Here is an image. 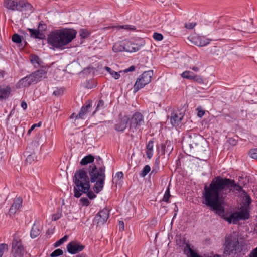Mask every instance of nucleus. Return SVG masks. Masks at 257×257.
<instances>
[{"label":"nucleus","instance_id":"nucleus-9","mask_svg":"<svg viewBox=\"0 0 257 257\" xmlns=\"http://www.w3.org/2000/svg\"><path fill=\"white\" fill-rule=\"evenodd\" d=\"M144 123V116L141 113L135 112L129 116V128L132 132L136 131Z\"/></svg>","mask_w":257,"mask_h":257},{"label":"nucleus","instance_id":"nucleus-49","mask_svg":"<svg viewBox=\"0 0 257 257\" xmlns=\"http://www.w3.org/2000/svg\"><path fill=\"white\" fill-rule=\"evenodd\" d=\"M220 51V49L219 47L214 46L213 49L211 50V52L214 55H218L219 52Z\"/></svg>","mask_w":257,"mask_h":257},{"label":"nucleus","instance_id":"nucleus-52","mask_svg":"<svg viewBox=\"0 0 257 257\" xmlns=\"http://www.w3.org/2000/svg\"><path fill=\"white\" fill-rule=\"evenodd\" d=\"M58 171L60 177H65L66 176H68V173L66 170H63L61 168Z\"/></svg>","mask_w":257,"mask_h":257},{"label":"nucleus","instance_id":"nucleus-43","mask_svg":"<svg viewBox=\"0 0 257 257\" xmlns=\"http://www.w3.org/2000/svg\"><path fill=\"white\" fill-rule=\"evenodd\" d=\"M159 169V164L156 162L155 164L153 166L152 170L149 175V177H150L151 175H155L156 173L158 172Z\"/></svg>","mask_w":257,"mask_h":257},{"label":"nucleus","instance_id":"nucleus-7","mask_svg":"<svg viewBox=\"0 0 257 257\" xmlns=\"http://www.w3.org/2000/svg\"><path fill=\"white\" fill-rule=\"evenodd\" d=\"M4 7L12 11H22L24 10L31 9L32 6L22 0H5Z\"/></svg>","mask_w":257,"mask_h":257},{"label":"nucleus","instance_id":"nucleus-42","mask_svg":"<svg viewBox=\"0 0 257 257\" xmlns=\"http://www.w3.org/2000/svg\"><path fill=\"white\" fill-rule=\"evenodd\" d=\"M7 245L6 244H0V257H2L5 252L7 250Z\"/></svg>","mask_w":257,"mask_h":257},{"label":"nucleus","instance_id":"nucleus-40","mask_svg":"<svg viewBox=\"0 0 257 257\" xmlns=\"http://www.w3.org/2000/svg\"><path fill=\"white\" fill-rule=\"evenodd\" d=\"M170 196V190H169V188L168 187V188L167 189V190H166V191L164 193L162 201L166 202H168V200H169Z\"/></svg>","mask_w":257,"mask_h":257},{"label":"nucleus","instance_id":"nucleus-51","mask_svg":"<svg viewBox=\"0 0 257 257\" xmlns=\"http://www.w3.org/2000/svg\"><path fill=\"white\" fill-rule=\"evenodd\" d=\"M154 141L153 140H150L147 144V150H153Z\"/></svg>","mask_w":257,"mask_h":257},{"label":"nucleus","instance_id":"nucleus-13","mask_svg":"<svg viewBox=\"0 0 257 257\" xmlns=\"http://www.w3.org/2000/svg\"><path fill=\"white\" fill-rule=\"evenodd\" d=\"M189 39L193 44L199 47L205 46L209 44L211 41L205 36L198 35L191 36L189 37Z\"/></svg>","mask_w":257,"mask_h":257},{"label":"nucleus","instance_id":"nucleus-61","mask_svg":"<svg viewBox=\"0 0 257 257\" xmlns=\"http://www.w3.org/2000/svg\"><path fill=\"white\" fill-rule=\"evenodd\" d=\"M21 106L24 110H25L27 107V104L26 102L24 101H23L21 102Z\"/></svg>","mask_w":257,"mask_h":257},{"label":"nucleus","instance_id":"nucleus-16","mask_svg":"<svg viewBox=\"0 0 257 257\" xmlns=\"http://www.w3.org/2000/svg\"><path fill=\"white\" fill-rule=\"evenodd\" d=\"M91 182H95L93 188L94 193H99L104 187L105 178H90Z\"/></svg>","mask_w":257,"mask_h":257},{"label":"nucleus","instance_id":"nucleus-14","mask_svg":"<svg viewBox=\"0 0 257 257\" xmlns=\"http://www.w3.org/2000/svg\"><path fill=\"white\" fill-rule=\"evenodd\" d=\"M67 251L71 254H75L82 251L85 246L77 241L70 242L66 246Z\"/></svg>","mask_w":257,"mask_h":257},{"label":"nucleus","instance_id":"nucleus-38","mask_svg":"<svg viewBox=\"0 0 257 257\" xmlns=\"http://www.w3.org/2000/svg\"><path fill=\"white\" fill-rule=\"evenodd\" d=\"M12 40L13 42L20 44L22 42L21 37L18 34H14L12 37Z\"/></svg>","mask_w":257,"mask_h":257},{"label":"nucleus","instance_id":"nucleus-60","mask_svg":"<svg viewBox=\"0 0 257 257\" xmlns=\"http://www.w3.org/2000/svg\"><path fill=\"white\" fill-rule=\"evenodd\" d=\"M229 143L232 146H234L237 144V141L232 138H229Z\"/></svg>","mask_w":257,"mask_h":257},{"label":"nucleus","instance_id":"nucleus-22","mask_svg":"<svg viewBox=\"0 0 257 257\" xmlns=\"http://www.w3.org/2000/svg\"><path fill=\"white\" fill-rule=\"evenodd\" d=\"M223 219L229 224L233 223L234 224H236L240 220L237 211L231 213L229 216L227 215H223Z\"/></svg>","mask_w":257,"mask_h":257},{"label":"nucleus","instance_id":"nucleus-26","mask_svg":"<svg viewBox=\"0 0 257 257\" xmlns=\"http://www.w3.org/2000/svg\"><path fill=\"white\" fill-rule=\"evenodd\" d=\"M219 201H217L214 204H212L211 205H209L208 207H210L212 208V209L214 211H216L219 215L220 214H224V208L219 204Z\"/></svg>","mask_w":257,"mask_h":257},{"label":"nucleus","instance_id":"nucleus-64","mask_svg":"<svg viewBox=\"0 0 257 257\" xmlns=\"http://www.w3.org/2000/svg\"><path fill=\"white\" fill-rule=\"evenodd\" d=\"M76 257H87V255L85 253H81L77 255Z\"/></svg>","mask_w":257,"mask_h":257},{"label":"nucleus","instance_id":"nucleus-37","mask_svg":"<svg viewBox=\"0 0 257 257\" xmlns=\"http://www.w3.org/2000/svg\"><path fill=\"white\" fill-rule=\"evenodd\" d=\"M36 158V157L35 154L32 153L27 155L26 159V162L30 164L35 160Z\"/></svg>","mask_w":257,"mask_h":257},{"label":"nucleus","instance_id":"nucleus-35","mask_svg":"<svg viewBox=\"0 0 257 257\" xmlns=\"http://www.w3.org/2000/svg\"><path fill=\"white\" fill-rule=\"evenodd\" d=\"M68 238V236L67 235H65L64 236H63L62 238H61L60 239L57 241L54 244V246L55 247H57L59 246H60L62 244L64 243L65 241L67 240Z\"/></svg>","mask_w":257,"mask_h":257},{"label":"nucleus","instance_id":"nucleus-10","mask_svg":"<svg viewBox=\"0 0 257 257\" xmlns=\"http://www.w3.org/2000/svg\"><path fill=\"white\" fill-rule=\"evenodd\" d=\"M12 248L14 257H23L25 250L22 244L21 239L17 234H15L14 237Z\"/></svg>","mask_w":257,"mask_h":257},{"label":"nucleus","instance_id":"nucleus-2","mask_svg":"<svg viewBox=\"0 0 257 257\" xmlns=\"http://www.w3.org/2000/svg\"><path fill=\"white\" fill-rule=\"evenodd\" d=\"M76 33L72 29L57 30L48 35V42L53 47L60 48L71 42L76 37Z\"/></svg>","mask_w":257,"mask_h":257},{"label":"nucleus","instance_id":"nucleus-44","mask_svg":"<svg viewBox=\"0 0 257 257\" xmlns=\"http://www.w3.org/2000/svg\"><path fill=\"white\" fill-rule=\"evenodd\" d=\"M153 38L156 41H161L163 39V36L161 34L155 32L153 35Z\"/></svg>","mask_w":257,"mask_h":257},{"label":"nucleus","instance_id":"nucleus-57","mask_svg":"<svg viewBox=\"0 0 257 257\" xmlns=\"http://www.w3.org/2000/svg\"><path fill=\"white\" fill-rule=\"evenodd\" d=\"M153 154V150H147L146 155L148 159H151Z\"/></svg>","mask_w":257,"mask_h":257},{"label":"nucleus","instance_id":"nucleus-36","mask_svg":"<svg viewBox=\"0 0 257 257\" xmlns=\"http://www.w3.org/2000/svg\"><path fill=\"white\" fill-rule=\"evenodd\" d=\"M151 171V168L149 165H146L143 168L140 173V175L142 177H145Z\"/></svg>","mask_w":257,"mask_h":257},{"label":"nucleus","instance_id":"nucleus-4","mask_svg":"<svg viewBox=\"0 0 257 257\" xmlns=\"http://www.w3.org/2000/svg\"><path fill=\"white\" fill-rule=\"evenodd\" d=\"M88 172L90 177H105L104 167L103 161L100 157L96 158V162L90 165L89 168L83 167L77 170L73 177H88Z\"/></svg>","mask_w":257,"mask_h":257},{"label":"nucleus","instance_id":"nucleus-32","mask_svg":"<svg viewBox=\"0 0 257 257\" xmlns=\"http://www.w3.org/2000/svg\"><path fill=\"white\" fill-rule=\"evenodd\" d=\"M243 194L244 195V202L243 203L244 205L245 206H247L248 207V206L250 205V204L251 203L252 200L250 198V197L248 195V194L245 191H243Z\"/></svg>","mask_w":257,"mask_h":257},{"label":"nucleus","instance_id":"nucleus-50","mask_svg":"<svg viewBox=\"0 0 257 257\" xmlns=\"http://www.w3.org/2000/svg\"><path fill=\"white\" fill-rule=\"evenodd\" d=\"M192 80L200 83L203 82L202 79L199 76L195 75V74H194L193 78Z\"/></svg>","mask_w":257,"mask_h":257},{"label":"nucleus","instance_id":"nucleus-63","mask_svg":"<svg viewBox=\"0 0 257 257\" xmlns=\"http://www.w3.org/2000/svg\"><path fill=\"white\" fill-rule=\"evenodd\" d=\"M115 177H123V173L121 171L118 172L117 173H116Z\"/></svg>","mask_w":257,"mask_h":257},{"label":"nucleus","instance_id":"nucleus-31","mask_svg":"<svg viewBox=\"0 0 257 257\" xmlns=\"http://www.w3.org/2000/svg\"><path fill=\"white\" fill-rule=\"evenodd\" d=\"M94 157L92 155H89L84 157L80 161V164L85 165L94 161Z\"/></svg>","mask_w":257,"mask_h":257},{"label":"nucleus","instance_id":"nucleus-30","mask_svg":"<svg viewBox=\"0 0 257 257\" xmlns=\"http://www.w3.org/2000/svg\"><path fill=\"white\" fill-rule=\"evenodd\" d=\"M125 45H123L120 43H116L113 46L112 49L114 52L125 51Z\"/></svg>","mask_w":257,"mask_h":257},{"label":"nucleus","instance_id":"nucleus-28","mask_svg":"<svg viewBox=\"0 0 257 257\" xmlns=\"http://www.w3.org/2000/svg\"><path fill=\"white\" fill-rule=\"evenodd\" d=\"M40 230L39 227L35 223L34 224L32 227V229L30 232V236L32 238L37 237L40 234Z\"/></svg>","mask_w":257,"mask_h":257},{"label":"nucleus","instance_id":"nucleus-59","mask_svg":"<svg viewBox=\"0 0 257 257\" xmlns=\"http://www.w3.org/2000/svg\"><path fill=\"white\" fill-rule=\"evenodd\" d=\"M120 27L122 28L125 29H132V30L135 29V27L133 26H131V25H123V26H120Z\"/></svg>","mask_w":257,"mask_h":257},{"label":"nucleus","instance_id":"nucleus-1","mask_svg":"<svg viewBox=\"0 0 257 257\" xmlns=\"http://www.w3.org/2000/svg\"><path fill=\"white\" fill-rule=\"evenodd\" d=\"M209 186L204 187L202 193V203L208 206L219 201V193L224 189L225 183L220 178H215Z\"/></svg>","mask_w":257,"mask_h":257},{"label":"nucleus","instance_id":"nucleus-55","mask_svg":"<svg viewBox=\"0 0 257 257\" xmlns=\"http://www.w3.org/2000/svg\"><path fill=\"white\" fill-rule=\"evenodd\" d=\"M63 90L60 89H57L53 92V95L58 96L63 94Z\"/></svg>","mask_w":257,"mask_h":257},{"label":"nucleus","instance_id":"nucleus-20","mask_svg":"<svg viewBox=\"0 0 257 257\" xmlns=\"http://www.w3.org/2000/svg\"><path fill=\"white\" fill-rule=\"evenodd\" d=\"M23 199L21 197L15 198L14 202L12 204L10 209L9 213L10 214H14L17 211H19L22 206Z\"/></svg>","mask_w":257,"mask_h":257},{"label":"nucleus","instance_id":"nucleus-46","mask_svg":"<svg viewBox=\"0 0 257 257\" xmlns=\"http://www.w3.org/2000/svg\"><path fill=\"white\" fill-rule=\"evenodd\" d=\"M80 201L83 206H88L90 204V202L87 198L82 197L80 199Z\"/></svg>","mask_w":257,"mask_h":257},{"label":"nucleus","instance_id":"nucleus-25","mask_svg":"<svg viewBox=\"0 0 257 257\" xmlns=\"http://www.w3.org/2000/svg\"><path fill=\"white\" fill-rule=\"evenodd\" d=\"M10 91L11 89L9 87L0 86V99L8 98L10 93Z\"/></svg>","mask_w":257,"mask_h":257},{"label":"nucleus","instance_id":"nucleus-12","mask_svg":"<svg viewBox=\"0 0 257 257\" xmlns=\"http://www.w3.org/2000/svg\"><path fill=\"white\" fill-rule=\"evenodd\" d=\"M92 108L91 102H87L85 105L82 106L79 113L76 115L75 119H74V124L75 126H80L82 123L80 121H83L85 119L86 116Z\"/></svg>","mask_w":257,"mask_h":257},{"label":"nucleus","instance_id":"nucleus-34","mask_svg":"<svg viewBox=\"0 0 257 257\" xmlns=\"http://www.w3.org/2000/svg\"><path fill=\"white\" fill-rule=\"evenodd\" d=\"M194 73L191 71H185L181 74V76L183 78L192 80L193 78Z\"/></svg>","mask_w":257,"mask_h":257},{"label":"nucleus","instance_id":"nucleus-56","mask_svg":"<svg viewBox=\"0 0 257 257\" xmlns=\"http://www.w3.org/2000/svg\"><path fill=\"white\" fill-rule=\"evenodd\" d=\"M119 230L120 231H123L124 230V223L123 221H119L118 223Z\"/></svg>","mask_w":257,"mask_h":257},{"label":"nucleus","instance_id":"nucleus-21","mask_svg":"<svg viewBox=\"0 0 257 257\" xmlns=\"http://www.w3.org/2000/svg\"><path fill=\"white\" fill-rule=\"evenodd\" d=\"M173 149V143L169 140H166L164 143L161 144L160 146V150L162 154H168L169 155Z\"/></svg>","mask_w":257,"mask_h":257},{"label":"nucleus","instance_id":"nucleus-41","mask_svg":"<svg viewBox=\"0 0 257 257\" xmlns=\"http://www.w3.org/2000/svg\"><path fill=\"white\" fill-rule=\"evenodd\" d=\"M249 155L251 158L257 159V148L250 150Z\"/></svg>","mask_w":257,"mask_h":257},{"label":"nucleus","instance_id":"nucleus-48","mask_svg":"<svg viewBox=\"0 0 257 257\" xmlns=\"http://www.w3.org/2000/svg\"><path fill=\"white\" fill-rule=\"evenodd\" d=\"M80 35L83 38H85L89 36V33L86 30H82L80 31Z\"/></svg>","mask_w":257,"mask_h":257},{"label":"nucleus","instance_id":"nucleus-23","mask_svg":"<svg viewBox=\"0 0 257 257\" xmlns=\"http://www.w3.org/2000/svg\"><path fill=\"white\" fill-rule=\"evenodd\" d=\"M249 208L247 206L242 207L241 210L237 212L238 216L240 220H245L248 219L250 217Z\"/></svg>","mask_w":257,"mask_h":257},{"label":"nucleus","instance_id":"nucleus-18","mask_svg":"<svg viewBox=\"0 0 257 257\" xmlns=\"http://www.w3.org/2000/svg\"><path fill=\"white\" fill-rule=\"evenodd\" d=\"M183 114L180 110H175L172 112L170 118L171 123L173 126L179 124L183 117Z\"/></svg>","mask_w":257,"mask_h":257},{"label":"nucleus","instance_id":"nucleus-24","mask_svg":"<svg viewBox=\"0 0 257 257\" xmlns=\"http://www.w3.org/2000/svg\"><path fill=\"white\" fill-rule=\"evenodd\" d=\"M125 51L129 52H137L141 49L140 45H137L136 44L128 42L125 44Z\"/></svg>","mask_w":257,"mask_h":257},{"label":"nucleus","instance_id":"nucleus-17","mask_svg":"<svg viewBox=\"0 0 257 257\" xmlns=\"http://www.w3.org/2000/svg\"><path fill=\"white\" fill-rule=\"evenodd\" d=\"M129 123V116L124 115L120 118L115 125L114 128L117 131H123Z\"/></svg>","mask_w":257,"mask_h":257},{"label":"nucleus","instance_id":"nucleus-58","mask_svg":"<svg viewBox=\"0 0 257 257\" xmlns=\"http://www.w3.org/2000/svg\"><path fill=\"white\" fill-rule=\"evenodd\" d=\"M249 257H257V247L252 250Z\"/></svg>","mask_w":257,"mask_h":257},{"label":"nucleus","instance_id":"nucleus-3","mask_svg":"<svg viewBox=\"0 0 257 257\" xmlns=\"http://www.w3.org/2000/svg\"><path fill=\"white\" fill-rule=\"evenodd\" d=\"M73 182L74 185L73 192L75 197L79 198L83 193L86 194L90 200L96 197L95 193L90 190V178H73Z\"/></svg>","mask_w":257,"mask_h":257},{"label":"nucleus","instance_id":"nucleus-39","mask_svg":"<svg viewBox=\"0 0 257 257\" xmlns=\"http://www.w3.org/2000/svg\"><path fill=\"white\" fill-rule=\"evenodd\" d=\"M63 253V251L61 249H57L55 250L53 252L51 253L50 256L51 257H57L60 255H62Z\"/></svg>","mask_w":257,"mask_h":257},{"label":"nucleus","instance_id":"nucleus-29","mask_svg":"<svg viewBox=\"0 0 257 257\" xmlns=\"http://www.w3.org/2000/svg\"><path fill=\"white\" fill-rule=\"evenodd\" d=\"M29 32L31 36L32 37L40 39L43 38V33L38 30L29 29Z\"/></svg>","mask_w":257,"mask_h":257},{"label":"nucleus","instance_id":"nucleus-45","mask_svg":"<svg viewBox=\"0 0 257 257\" xmlns=\"http://www.w3.org/2000/svg\"><path fill=\"white\" fill-rule=\"evenodd\" d=\"M62 216V213L60 212H57V213L54 214L52 216V220L53 221H56L60 219Z\"/></svg>","mask_w":257,"mask_h":257},{"label":"nucleus","instance_id":"nucleus-5","mask_svg":"<svg viewBox=\"0 0 257 257\" xmlns=\"http://www.w3.org/2000/svg\"><path fill=\"white\" fill-rule=\"evenodd\" d=\"M243 245L240 244L238 240L234 239H227L224 243L223 255L224 256H231L235 257L239 256L243 250Z\"/></svg>","mask_w":257,"mask_h":257},{"label":"nucleus","instance_id":"nucleus-33","mask_svg":"<svg viewBox=\"0 0 257 257\" xmlns=\"http://www.w3.org/2000/svg\"><path fill=\"white\" fill-rule=\"evenodd\" d=\"M104 102L103 100H100L96 105L95 110L93 112L92 115H94L95 113L100 110H103L104 108Z\"/></svg>","mask_w":257,"mask_h":257},{"label":"nucleus","instance_id":"nucleus-27","mask_svg":"<svg viewBox=\"0 0 257 257\" xmlns=\"http://www.w3.org/2000/svg\"><path fill=\"white\" fill-rule=\"evenodd\" d=\"M30 59L31 62L34 65V67L36 68L40 66L42 63L40 58L35 55H31L30 56Z\"/></svg>","mask_w":257,"mask_h":257},{"label":"nucleus","instance_id":"nucleus-8","mask_svg":"<svg viewBox=\"0 0 257 257\" xmlns=\"http://www.w3.org/2000/svg\"><path fill=\"white\" fill-rule=\"evenodd\" d=\"M153 75V71H145L141 74L137 79L134 86V92H137L140 89L149 84L151 81Z\"/></svg>","mask_w":257,"mask_h":257},{"label":"nucleus","instance_id":"nucleus-15","mask_svg":"<svg viewBox=\"0 0 257 257\" xmlns=\"http://www.w3.org/2000/svg\"><path fill=\"white\" fill-rule=\"evenodd\" d=\"M224 178V179H223V178H220L221 180L225 183L224 189H229V190H233V192L235 193L240 192L243 193V191H244L241 186L235 184L234 180L228 179L227 178Z\"/></svg>","mask_w":257,"mask_h":257},{"label":"nucleus","instance_id":"nucleus-19","mask_svg":"<svg viewBox=\"0 0 257 257\" xmlns=\"http://www.w3.org/2000/svg\"><path fill=\"white\" fill-rule=\"evenodd\" d=\"M109 215V211L106 208H104L99 212L96 215V218L98 220V223L100 224H103L105 223Z\"/></svg>","mask_w":257,"mask_h":257},{"label":"nucleus","instance_id":"nucleus-54","mask_svg":"<svg viewBox=\"0 0 257 257\" xmlns=\"http://www.w3.org/2000/svg\"><path fill=\"white\" fill-rule=\"evenodd\" d=\"M110 75L115 79H118L120 76L119 73L113 70L111 72Z\"/></svg>","mask_w":257,"mask_h":257},{"label":"nucleus","instance_id":"nucleus-62","mask_svg":"<svg viewBox=\"0 0 257 257\" xmlns=\"http://www.w3.org/2000/svg\"><path fill=\"white\" fill-rule=\"evenodd\" d=\"M135 66H131L128 69H126L125 71L126 72H131V71H133L135 70Z\"/></svg>","mask_w":257,"mask_h":257},{"label":"nucleus","instance_id":"nucleus-47","mask_svg":"<svg viewBox=\"0 0 257 257\" xmlns=\"http://www.w3.org/2000/svg\"><path fill=\"white\" fill-rule=\"evenodd\" d=\"M41 125V122H39L38 123H37V124H34L33 125H32L31 126V128L28 130V131L27 132V134L30 135L32 131H33V130L35 129V128L36 126L40 127Z\"/></svg>","mask_w":257,"mask_h":257},{"label":"nucleus","instance_id":"nucleus-11","mask_svg":"<svg viewBox=\"0 0 257 257\" xmlns=\"http://www.w3.org/2000/svg\"><path fill=\"white\" fill-rule=\"evenodd\" d=\"M189 146L193 152L201 153L204 150L202 146L203 140L200 136L194 134L193 136H189Z\"/></svg>","mask_w":257,"mask_h":257},{"label":"nucleus","instance_id":"nucleus-6","mask_svg":"<svg viewBox=\"0 0 257 257\" xmlns=\"http://www.w3.org/2000/svg\"><path fill=\"white\" fill-rule=\"evenodd\" d=\"M47 72L43 69H39L30 75L21 79L18 85L19 87H28L33 83H36L46 77Z\"/></svg>","mask_w":257,"mask_h":257},{"label":"nucleus","instance_id":"nucleus-53","mask_svg":"<svg viewBox=\"0 0 257 257\" xmlns=\"http://www.w3.org/2000/svg\"><path fill=\"white\" fill-rule=\"evenodd\" d=\"M195 25H196V23H193V22L188 23L185 24V27L187 29H193L195 27Z\"/></svg>","mask_w":257,"mask_h":257}]
</instances>
